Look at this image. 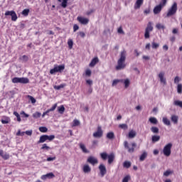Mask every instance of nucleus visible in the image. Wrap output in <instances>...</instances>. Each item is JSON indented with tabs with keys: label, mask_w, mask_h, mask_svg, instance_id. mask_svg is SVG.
I'll return each instance as SVG.
<instances>
[{
	"label": "nucleus",
	"mask_w": 182,
	"mask_h": 182,
	"mask_svg": "<svg viewBox=\"0 0 182 182\" xmlns=\"http://www.w3.org/2000/svg\"><path fill=\"white\" fill-rule=\"evenodd\" d=\"M127 56V52L126 50H123L121 51L119 54V59L117 60V65L116 66V70H122V69H124L126 68V57Z\"/></svg>",
	"instance_id": "f257e3e1"
},
{
	"label": "nucleus",
	"mask_w": 182,
	"mask_h": 182,
	"mask_svg": "<svg viewBox=\"0 0 182 182\" xmlns=\"http://www.w3.org/2000/svg\"><path fill=\"white\" fill-rule=\"evenodd\" d=\"M100 157L103 160H107V159H108V164H112V163H113V161H114V159L116 156L114 155V153H111L108 155L107 153L102 152L100 154Z\"/></svg>",
	"instance_id": "f03ea898"
},
{
	"label": "nucleus",
	"mask_w": 182,
	"mask_h": 182,
	"mask_svg": "<svg viewBox=\"0 0 182 182\" xmlns=\"http://www.w3.org/2000/svg\"><path fill=\"white\" fill-rule=\"evenodd\" d=\"M13 83H22L23 85H26L29 83V79L28 77H15L12 79Z\"/></svg>",
	"instance_id": "7ed1b4c3"
},
{
	"label": "nucleus",
	"mask_w": 182,
	"mask_h": 182,
	"mask_svg": "<svg viewBox=\"0 0 182 182\" xmlns=\"http://www.w3.org/2000/svg\"><path fill=\"white\" fill-rule=\"evenodd\" d=\"M150 32H153V23L149 21L145 29L144 38L149 39L150 38Z\"/></svg>",
	"instance_id": "20e7f679"
},
{
	"label": "nucleus",
	"mask_w": 182,
	"mask_h": 182,
	"mask_svg": "<svg viewBox=\"0 0 182 182\" xmlns=\"http://www.w3.org/2000/svg\"><path fill=\"white\" fill-rule=\"evenodd\" d=\"M63 70H65V65H55L54 68L50 70V75H54V73H57L58 72L60 73L63 72Z\"/></svg>",
	"instance_id": "39448f33"
},
{
	"label": "nucleus",
	"mask_w": 182,
	"mask_h": 182,
	"mask_svg": "<svg viewBox=\"0 0 182 182\" xmlns=\"http://www.w3.org/2000/svg\"><path fill=\"white\" fill-rule=\"evenodd\" d=\"M171 147H173V144L171 143H168L164 147L163 153L166 157H169L171 155Z\"/></svg>",
	"instance_id": "423d86ee"
},
{
	"label": "nucleus",
	"mask_w": 182,
	"mask_h": 182,
	"mask_svg": "<svg viewBox=\"0 0 182 182\" xmlns=\"http://www.w3.org/2000/svg\"><path fill=\"white\" fill-rule=\"evenodd\" d=\"M176 12H177V3L175 2L169 9L166 14V18H170V16H173V15H176Z\"/></svg>",
	"instance_id": "0eeeda50"
},
{
	"label": "nucleus",
	"mask_w": 182,
	"mask_h": 182,
	"mask_svg": "<svg viewBox=\"0 0 182 182\" xmlns=\"http://www.w3.org/2000/svg\"><path fill=\"white\" fill-rule=\"evenodd\" d=\"M132 145V148L129 147V142H127V141H125L124 142V146L126 149H128V153H134V148L137 147V144H136L135 142H132L131 144Z\"/></svg>",
	"instance_id": "6e6552de"
},
{
	"label": "nucleus",
	"mask_w": 182,
	"mask_h": 182,
	"mask_svg": "<svg viewBox=\"0 0 182 182\" xmlns=\"http://www.w3.org/2000/svg\"><path fill=\"white\" fill-rule=\"evenodd\" d=\"M102 136H103V130H102V127H98L97 132L93 133V137L100 139Z\"/></svg>",
	"instance_id": "1a4fd4ad"
},
{
	"label": "nucleus",
	"mask_w": 182,
	"mask_h": 182,
	"mask_svg": "<svg viewBox=\"0 0 182 182\" xmlns=\"http://www.w3.org/2000/svg\"><path fill=\"white\" fill-rule=\"evenodd\" d=\"M77 21H78L81 25H87V23H89V18H86L82 16H78L77 18Z\"/></svg>",
	"instance_id": "9d476101"
},
{
	"label": "nucleus",
	"mask_w": 182,
	"mask_h": 182,
	"mask_svg": "<svg viewBox=\"0 0 182 182\" xmlns=\"http://www.w3.org/2000/svg\"><path fill=\"white\" fill-rule=\"evenodd\" d=\"M87 163L92 164V166H95L99 163V161L95 156H90L87 159Z\"/></svg>",
	"instance_id": "9b49d317"
},
{
	"label": "nucleus",
	"mask_w": 182,
	"mask_h": 182,
	"mask_svg": "<svg viewBox=\"0 0 182 182\" xmlns=\"http://www.w3.org/2000/svg\"><path fill=\"white\" fill-rule=\"evenodd\" d=\"M55 177V174H53V173L50 172V173H48L46 175H43L41 176V180H48V179H50V178H54Z\"/></svg>",
	"instance_id": "f8f14e48"
},
{
	"label": "nucleus",
	"mask_w": 182,
	"mask_h": 182,
	"mask_svg": "<svg viewBox=\"0 0 182 182\" xmlns=\"http://www.w3.org/2000/svg\"><path fill=\"white\" fill-rule=\"evenodd\" d=\"M99 170L100 171V174H101L102 177H104L105 175L106 174L107 171L106 170V166L103 164H100L99 166Z\"/></svg>",
	"instance_id": "ddd939ff"
},
{
	"label": "nucleus",
	"mask_w": 182,
	"mask_h": 182,
	"mask_svg": "<svg viewBox=\"0 0 182 182\" xmlns=\"http://www.w3.org/2000/svg\"><path fill=\"white\" fill-rule=\"evenodd\" d=\"M158 76L160 79L161 83H164V85H167V81H166V78H164V72L159 73Z\"/></svg>",
	"instance_id": "4468645a"
},
{
	"label": "nucleus",
	"mask_w": 182,
	"mask_h": 182,
	"mask_svg": "<svg viewBox=\"0 0 182 182\" xmlns=\"http://www.w3.org/2000/svg\"><path fill=\"white\" fill-rule=\"evenodd\" d=\"M161 9H163V7L161 6V4H159L154 7V14L155 15H157V14H160L161 12Z\"/></svg>",
	"instance_id": "2eb2a0df"
},
{
	"label": "nucleus",
	"mask_w": 182,
	"mask_h": 182,
	"mask_svg": "<svg viewBox=\"0 0 182 182\" xmlns=\"http://www.w3.org/2000/svg\"><path fill=\"white\" fill-rule=\"evenodd\" d=\"M82 171L85 173V174H88V173H90V171H92V168H90V166L87 164L84 165L83 168H82Z\"/></svg>",
	"instance_id": "dca6fc26"
},
{
	"label": "nucleus",
	"mask_w": 182,
	"mask_h": 182,
	"mask_svg": "<svg viewBox=\"0 0 182 182\" xmlns=\"http://www.w3.org/2000/svg\"><path fill=\"white\" fill-rule=\"evenodd\" d=\"M141 5H143V0H136L134 4V9H140Z\"/></svg>",
	"instance_id": "f3484780"
},
{
	"label": "nucleus",
	"mask_w": 182,
	"mask_h": 182,
	"mask_svg": "<svg viewBox=\"0 0 182 182\" xmlns=\"http://www.w3.org/2000/svg\"><path fill=\"white\" fill-rule=\"evenodd\" d=\"M97 63H99V58L95 57L91 60L90 63V68H93Z\"/></svg>",
	"instance_id": "a211bd4d"
},
{
	"label": "nucleus",
	"mask_w": 182,
	"mask_h": 182,
	"mask_svg": "<svg viewBox=\"0 0 182 182\" xmlns=\"http://www.w3.org/2000/svg\"><path fill=\"white\" fill-rule=\"evenodd\" d=\"M171 120L173 122V124H177V123H178V116L171 115Z\"/></svg>",
	"instance_id": "6ab92c4d"
},
{
	"label": "nucleus",
	"mask_w": 182,
	"mask_h": 182,
	"mask_svg": "<svg viewBox=\"0 0 182 182\" xmlns=\"http://www.w3.org/2000/svg\"><path fill=\"white\" fill-rule=\"evenodd\" d=\"M46 135H41L40 139L37 141V144H41V143H45L46 141Z\"/></svg>",
	"instance_id": "aec40b11"
},
{
	"label": "nucleus",
	"mask_w": 182,
	"mask_h": 182,
	"mask_svg": "<svg viewBox=\"0 0 182 182\" xmlns=\"http://www.w3.org/2000/svg\"><path fill=\"white\" fill-rule=\"evenodd\" d=\"M160 141V136L159 135H154L151 137V141L152 143H157V141Z\"/></svg>",
	"instance_id": "412c9836"
},
{
	"label": "nucleus",
	"mask_w": 182,
	"mask_h": 182,
	"mask_svg": "<svg viewBox=\"0 0 182 182\" xmlns=\"http://www.w3.org/2000/svg\"><path fill=\"white\" fill-rule=\"evenodd\" d=\"M0 156H1L4 160H8V159H9V154H4L3 150H0Z\"/></svg>",
	"instance_id": "4be33fe9"
},
{
	"label": "nucleus",
	"mask_w": 182,
	"mask_h": 182,
	"mask_svg": "<svg viewBox=\"0 0 182 182\" xmlns=\"http://www.w3.org/2000/svg\"><path fill=\"white\" fill-rule=\"evenodd\" d=\"M128 137L129 139H134V137H136V132L134 130L129 131Z\"/></svg>",
	"instance_id": "5701e85b"
},
{
	"label": "nucleus",
	"mask_w": 182,
	"mask_h": 182,
	"mask_svg": "<svg viewBox=\"0 0 182 182\" xmlns=\"http://www.w3.org/2000/svg\"><path fill=\"white\" fill-rule=\"evenodd\" d=\"M149 122L151 123V124H157L159 123V121L157 120V118L151 117L149 118Z\"/></svg>",
	"instance_id": "b1692460"
},
{
	"label": "nucleus",
	"mask_w": 182,
	"mask_h": 182,
	"mask_svg": "<svg viewBox=\"0 0 182 182\" xmlns=\"http://www.w3.org/2000/svg\"><path fill=\"white\" fill-rule=\"evenodd\" d=\"M107 139H109V140H113V139H114V133L113 132H108L107 134Z\"/></svg>",
	"instance_id": "393cba45"
},
{
	"label": "nucleus",
	"mask_w": 182,
	"mask_h": 182,
	"mask_svg": "<svg viewBox=\"0 0 182 182\" xmlns=\"http://www.w3.org/2000/svg\"><path fill=\"white\" fill-rule=\"evenodd\" d=\"M151 132L154 133V134H159V129L157 127H151Z\"/></svg>",
	"instance_id": "a878e982"
},
{
	"label": "nucleus",
	"mask_w": 182,
	"mask_h": 182,
	"mask_svg": "<svg viewBox=\"0 0 182 182\" xmlns=\"http://www.w3.org/2000/svg\"><path fill=\"white\" fill-rule=\"evenodd\" d=\"M68 1L69 0H58V2H62L60 5H61L62 8L65 9L68 6Z\"/></svg>",
	"instance_id": "bb28decb"
},
{
	"label": "nucleus",
	"mask_w": 182,
	"mask_h": 182,
	"mask_svg": "<svg viewBox=\"0 0 182 182\" xmlns=\"http://www.w3.org/2000/svg\"><path fill=\"white\" fill-rule=\"evenodd\" d=\"M146 157H147V152L144 151V152L142 153V154L140 156L139 160H140L141 161H144V160H146Z\"/></svg>",
	"instance_id": "cd10ccee"
},
{
	"label": "nucleus",
	"mask_w": 182,
	"mask_h": 182,
	"mask_svg": "<svg viewBox=\"0 0 182 182\" xmlns=\"http://www.w3.org/2000/svg\"><path fill=\"white\" fill-rule=\"evenodd\" d=\"M162 122L166 124V126H170V124H171V122L168 119H167V117H163Z\"/></svg>",
	"instance_id": "c85d7f7f"
},
{
	"label": "nucleus",
	"mask_w": 182,
	"mask_h": 182,
	"mask_svg": "<svg viewBox=\"0 0 182 182\" xmlns=\"http://www.w3.org/2000/svg\"><path fill=\"white\" fill-rule=\"evenodd\" d=\"M80 148L83 151V153H89V150L86 149V146L83 144H80Z\"/></svg>",
	"instance_id": "c756f323"
},
{
	"label": "nucleus",
	"mask_w": 182,
	"mask_h": 182,
	"mask_svg": "<svg viewBox=\"0 0 182 182\" xmlns=\"http://www.w3.org/2000/svg\"><path fill=\"white\" fill-rule=\"evenodd\" d=\"M123 166L125 168H130V167H132V163L130 161H126L124 162Z\"/></svg>",
	"instance_id": "7c9ffc66"
},
{
	"label": "nucleus",
	"mask_w": 182,
	"mask_h": 182,
	"mask_svg": "<svg viewBox=\"0 0 182 182\" xmlns=\"http://www.w3.org/2000/svg\"><path fill=\"white\" fill-rule=\"evenodd\" d=\"M41 150H46L47 151H49V150H50V146H48V144H43Z\"/></svg>",
	"instance_id": "2f4dec72"
},
{
	"label": "nucleus",
	"mask_w": 182,
	"mask_h": 182,
	"mask_svg": "<svg viewBox=\"0 0 182 182\" xmlns=\"http://www.w3.org/2000/svg\"><path fill=\"white\" fill-rule=\"evenodd\" d=\"M41 116H42V114L39 112H36L34 114H33V117L34 119H39V117H41Z\"/></svg>",
	"instance_id": "473e14b6"
},
{
	"label": "nucleus",
	"mask_w": 182,
	"mask_h": 182,
	"mask_svg": "<svg viewBox=\"0 0 182 182\" xmlns=\"http://www.w3.org/2000/svg\"><path fill=\"white\" fill-rule=\"evenodd\" d=\"M58 110L60 114H63V113H65V107L61 105L58 107Z\"/></svg>",
	"instance_id": "72a5a7b5"
},
{
	"label": "nucleus",
	"mask_w": 182,
	"mask_h": 182,
	"mask_svg": "<svg viewBox=\"0 0 182 182\" xmlns=\"http://www.w3.org/2000/svg\"><path fill=\"white\" fill-rule=\"evenodd\" d=\"M46 140L48 141H52V140L55 139V135H46Z\"/></svg>",
	"instance_id": "f704fd0d"
},
{
	"label": "nucleus",
	"mask_w": 182,
	"mask_h": 182,
	"mask_svg": "<svg viewBox=\"0 0 182 182\" xmlns=\"http://www.w3.org/2000/svg\"><path fill=\"white\" fill-rule=\"evenodd\" d=\"M173 105L175 106H178L179 107H181V109H182V101L176 100V101H174Z\"/></svg>",
	"instance_id": "c9c22d12"
},
{
	"label": "nucleus",
	"mask_w": 182,
	"mask_h": 182,
	"mask_svg": "<svg viewBox=\"0 0 182 182\" xmlns=\"http://www.w3.org/2000/svg\"><path fill=\"white\" fill-rule=\"evenodd\" d=\"M160 46L159 43H157L156 42H152L151 43V48L152 49H158V48Z\"/></svg>",
	"instance_id": "e433bc0d"
},
{
	"label": "nucleus",
	"mask_w": 182,
	"mask_h": 182,
	"mask_svg": "<svg viewBox=\"0 0 182 182\" xmlns=\"http://www.w3.org/2000/svg\"><path fill=\"white\" fill-rule=\"evenodd\" d=\"M119 127L123 130H127V129H129V127L127 124H121L119 125Z\"/></svg>",
	"instance_id": "4c0bfd02"
},
{
	"label": "nucleus",
	"mask_w": 182,
	"mask_h": 182,
	"mask_svg": "<svg viewBox=\"0 0 182 182\" xmlns=\"http://www.w3.org/2000/svg\"><path fill=\"white\" fill-rule=\"evenodd\" d=\"M68 45L69 49H72L73 48V40L69 39L68 41Z\"/></svg>",
	"instance_id": "58836bf2"
},
{
	"label": "nucleus",
	"mask_w": 182,
	"mask_h": 182,
	"mask_svg": "<svg viewBox=\"0 0 182 182\" xmlns=\"http://www.w3.org/2000/svg\"><path fill=\"white\" fill-rule=\"evenodd\" d=\"M63 87H65V85H63V84H61L60 85H55L54 86V89L55 90H60V89H63Z\"/></svg>",
	"instance_id": "ea45409f"
},
{
	"label": "nucleus",
	"mask_w": 182,
	"mask_h": 182,
	"mask_svg": "<svg viewBox=\"0 0 182 182\" xmlns=\"http://www.w3.org/2000/svg\"><path fill=\"white\" fill-rule=\"evenodd\" d=\"M177 92L179 94V95H181L182 93V84H178L177 85Z\"/></svg>",
	"instance_id": "a19ab883"
},
{
	"label": "nucleus",
	"mask_w": 182,
	"mask_h": 182,
	"mask_svg": "<svg viewBox=\"0 0 182 182\" xmlns=\"http://www.w3.org/2000/svg\"><path fill=\"white\" fill-rule=\"evenodd\" d=\"M39 130L41 133H46L48 132V128L46 127H40Z\"/></svg>",
	"instance_id": "79ce46f5"
},
{
	"label": "nucleus",
	"mask_w": 182,
	"mask_h": 182,
	"mask_svg": "<svg viewBox=\"0 0 182 182\" xmlns=\"http://www.w3.org/2000/svg\"><path fill=\"white\" fill-rule=\"evenodd\" d=\"M120 82H123V80H114L112 86H116L117 83H120Z\"/></svg>",
	"instance_id": "37998d69"
},
{
	"label": "nucleus",
	"mask_w": 182,
	"mask_h": 182,
	"mask_svg": "<svg viewBox=\"0 0 182 182\" xmlns=\"http://www.w3.org/2000/svg\"><path fill=\"white\" fill-rule=\"evenodd\" d=\"M170 174H173V171L167 170L164 173V176H165V177H168Z\"/></svg>",
	"instance_id": "c03bdc74"
},
{
	"label": "nucleus",
	"mask_w": 182,
	"mask_h": 182,
	"mask_svg": "<svg viewBox=\"0 0 182 182\" xmlns=\"http://www.w3.org/2000/svg\"><path fill=\"white\" fill-rule=\"evenodd\" d=\"M22 15H23L24 16H28V15H29V9H26L23 10Z\"/></svg>",
	"instance_id": "a18cd8bd"
},
{
	"label": "nucleus",
	"mask_w": 182,
	"mask_h": 182,
	"mask_svg": "<svg viewBox=\"0 0 182 182\" xmlns=\"http://www.w3.org/2000/svg\"><path fill=\"white\" fill-rule=\"evenodd\" d=\"M16 19H18V16L16 15V13L14 11V14H13V15H11V21L15 22L16 21Z\"/></svg>",
	"instance_id": "49530a36"
},
{
	"label": "nucleus",
	"mask_w": 182,
	"mask_h": 182,
	"mask_svg": "<svg viewBox=\"0 0 182 182\" xmlns=\"http://www.w3.org/2000/svg\"><path fill=\"white\" fill-rule=\"evenodd\" d=\"M14 116H16V117L17 118V122H21V115H19V113H18L17 112H14Z\"/></svg>",
	"instance_id": "de8ad7c7"
},
{
	"label": "nucleus",
	"mask_w": 182,
	"mask_h": 182,
	"mask_svg": "<svg viewBox=\"0 0 182 182\" xmlns=\"http://www.w3.org/2000/svg\"><path fill=\"white\" fill-rule=\"evenodd\" d=\"M14 12L15 11H6V13H5V16H12L13 15H14Z\"/></svg>",
	"instance_id": "09e8293b"
},
{
	"label": "nucleus",
	"mask_w": 182,
	"mask_h": 182,
	"mask_svg": "<svg viewBox=\"0 0 182 182\" xmlns=\"http://www.w3.org/2000/svg\"><path fill=\"white\" fill-rule=\"evenodd\" d=\"M156 27L157 28V29H166V26L160 23H157Z\"/></svg>",
	"instance_id": "8fccbe9b"
},
{
	"label": "nucleus",
	"mask_w": 182,
	"mask_h": 182,
	"mask_svg": "<svg viewBox=\"0 0 182 182\" xmlns=\"http://www.w3.org/2000/svg\"><path fill=\"white\" fill-rule=\"evenodd\" d=\"M57 107H58V104H54L53 106L51 108H50L49 109H48L47 111L48 112V113L50 112H53V110H55Z\"/></svg>",
	"instance_id": "3c124183"
},
{
	"label": "nucleus",
	"mask_w": 182,
	"mask_h": 182,
	"mask_svg": "<svg viewBox=\"0 0 182 182\" xmlns=\"http://www.w3.org/2000/svg\"><path fill=\"white\" fill-rule=\"evenodd\" d=\"M28 97L31 100V103L33 104L36 103V100L31 95H28Z\"/></svg>",
	"instance_id": "603ef678"
},
{
	"label": "nucleus",
	"mask_w": 182,
	"mask_h": 182,
	"mask_svg": "<svg viewBox=\"0 0 182 182\" xmlns=\"http://www.w3.org/2000/svg\"><path fill=\"white\" fill-rule=\"evenodd\" d=\"M79 124H80V122L79 120H77V119L73 120V126L76 127V126H79Z\"/></svg>",
	"instance_id": "864d4df0"
},
{
	"label": "nucleus",
	"mask_w": 182,
	"mask_h": 182,
	"mask_svg": "<svg viewBox=\"0 0 182 182\" xmlns=\"http://www.w3.org/2000/svg\"><path fill=\"white\" fill-rule=\"evenodd\" d=\"M1 123L3 124H8V123H9V118H6L5 119H2Z\"/></svg>",
	"instance_id": "5fc2aeb1"
},
{
	"label": "nucleus",
	"mask_w": 182,
	"mask_h": 182,
	"mask_svg": "<svg viewBox=\"0 0 182 182\" xmlns=\"http://www.w3.org/2000/svg\"><path fill=\"white\" fill-rule=\"evenodd\" d=\"M129 180H130V176H126L122 179V182H129Z\"/></svg>",
	"instance_id": "6e6d98bb"
},
{
	"label": "nucleus",
	"mask_w": 182,
	"mask_h": 182,
	"mask_svg": "<svg viewBox=\"0 0 182 182\" xmlns=\"http://www.w3.org/2000/svg\"><path fill=\"white\" fill-rule=\"evenodd\" d=\"M124 83L125 85V87H127L130 85V80H129V79H126L124 80Z\"/></svg>",
	"instance_id": "4d7b16f0"
},
{
	"label": "nucleus",
	"mask_w": 182,
	"mask_h": 182,
	"mask_svg": "<svg viewBox=\"0 0 182 182\" xmlns=\"http://www.w3.org/2000/svg\"><path fill=\"white\" fill-rule=\"evenodd\" d=\"M166 4H167V0H161V2L159 4V5H161L163 8V6H166Z\"/></svg>",
	"instance_id": "13d9d810"
},
{
	"label": "nucleus",
	"mask_w": 182,
	"mask_h": 182,
	"mask_svg": "<svg viewBox=\"0 0 182 182\" xmlns=\"http://www.w3.org/2000/svg\"><path fill=\"white\" fill-rule=\"evenodd\" d=\"M77 31H79V26H77V24H74L73 32H76Z\"/></svg>",
	"instance_id": "bf43d9fd"
},
{
	"label": "nucleus",
	"mask_w": 182,
	"mask_h": 182,
	"mask_svg": "<svg viewBox=\"0 0 182 182\" xmlns=\"http://www.w3.org/2000/svg\"><path fill=\"white\" fill-rule=\"evenodd\" d=\"M85 75L86 76H89V77L92 76V71L90 70H87L85 71Z\"/></svg>",
	"instance_id": "052dcab7"
},
{
	"label": "nucleus",
	"mask_w": 182,
	"mask_h": 182,
	"mask_svg": "<svg viewBox=\"0 0 182 182\" xmlns=\"http://www.w3.org/2000/svg\"><path fill=\"white\" fill-rule=\"evenodd\" d=\"M47 161H53V160H56V156L54 157H48L47 158Z\"/></svg>",
	"instance_id": "680f3d73"
},
{
	"label": "nucleus",
	"mask_w": 182,
	"mask_h": 182,
	"mask_svg": "<svg viewBox=\"0 0 182 182\" xmlns=\"http://www.w3.org/2000/svg\"><path fill=\"white\" fill-rule=\"evenodd\" d=\"M78 34L81 38H85V36H86V34L83 31H80Z\"/></svg>",
	"instance_id": "e2e57ef3"
},
{
	"label": "nucleus",
	"mask_w": 182,
	"mask_h": 182,
	"mask_svg": "<svg viewBox=\"0 0 182 182\" xmlns=\"http://www.w3.org/2000/svg\"><path fill=\"white\" fill-rule=\"evenodd\" d=\"M178 82H180V77L176 76V77L174 78V83H178Z\"/></svg>",
	"instance_id": "0e129e2a"
},
{
	"label": "nucleus",
	"mask_w": 182,
	"mask_h": 182,
	"mask_svg": "<svg viewBox=\"0 0 182 182\" xmlns=\"http://www.w3.org/2000/svg\"><path fill=\"white\" fill-rule=\"evenodd\" d=\"M118 33H121L122 35H124V31H123V28H122V27L118 28Z\"/></svg>",
	"instance_id": "69168bd1"
},
{
	"label": "nucleus",
	"mask_w": 182,
	"mask_h": 182,
	"mask_svg": "<svg viewBox=\"0 0 182 182\" xmlns=\"http://www.w3.org/2000/svg\"><path fill=\"white\" fill-rule=\"evenodd\" d=\"M25 134V132H21V130H18L16 133V136H23Z\"/></svg>",
	"instance_id": "338daca9"
},
{
	"label": "nucleus",
	"mask_w": 182,
	"mask_h": 182,
	"mask_svg": "<svg viewBox=\"0 0 182 182\" xmlns=\"http://www.w3.org/2000/svg\"><path fill=\"white\" fill-rule=\"evenodd\" d=\"M24 133H26L27 136H32V130L26 131Z\"/></svg>",
	"instance_id": "774afa93"
}]
</instances>
